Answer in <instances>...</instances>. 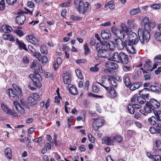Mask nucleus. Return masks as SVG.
Returning a JSON list of instances; mask_svg holds the SVG:
<instances>
[{
	"label": "nucleus",
	"instance_id": "obj_1",
	"mask_svg": "<svg viewBox=\"0 0 161 161\" xmlns=\"http://www.w3.org/2000/svg\"><path fill=\"white\" fill-rule=\"evenodd\" d=\"M149 19L147 17H145L143 19L142 24L144 26V30L139 28L138 31V35L139 40L142 44L148 42L150 38V29L149 26Z\"/></svg>",
	"mask_w": 161,
	"mask_h": 161
},
{
	"label": "nucleus",
	"instance_id": "obj_2",
	"mask_svg": "<svg viewBox=\"0 0 161 161\" xmlns=\"http://www.w3.org/2000/svg\"><path fill=\"white\" fill-rule=\"evenodd\" d=\"M30 78L32 80V81L29 84L28 86L29 89L32 91L35 89V87H41L42 84L41 81L42 78L41 75L37 73L35 74H31L29 75Z\"/></svg>",
	"mask_w": 161,
	"mask_h": 161
},
{
	"label": "nucleus",
	"instance_id": "obj_3",
	"mask_svg": "<svg viewBox=\"0 0 161 161\" xmlns=\"http://www.w3.org/2000/svg\"><path fill=\"white\" fill-rule=\"evenodd\" d=\"M110 59L111 60L125 64H126L128 63V56L123 52H121L119 54L117 52L114 53Z\"/></svg>",
	"mask_w": 161,
	"mask_h": 161
},
{
	"label": "nucleus",
	"instance_id": "obj_4",
	"mask_svg": "<svg viewBox=\"0 0 161 161\" xmlns=\"http://www.w3.org/2000/svg\"><path fill=\"white\" fill-rule=\"evenodd\" d=\"M74 4L80 14H85L89 9L88 2L84 3L83 0H75Z\"/></svg>",
	"mask_w": 161,
	"mask_h": 161
},
{
	"label": "nucleus",
	"instance_id": "obj_5",
	"mask_svg": "<svg viewBox=\"0 0 161 161\" xmlns=\"http://www.w3.org/2000/svg\"><path fill=\"white\" fill-rule=\"evenodd\" d=\"M97 83L105 88L109 97L114 98L117 96V93L112 87L111 86L109 87L107 86H105L100 83L98 82Z\"/></svg>",
	"mask_w": 161,
	"mask_h": 161
},
{
	"label": "nucleus",
	"instance_id": "obj_6",
	"mask_svg": "<svg viewBox=\"0 0 161 161\" xmlns=\"http://www.w3.org/2000/svg\"><path fill=\"white\" fill-rule=\"evenodd\" d=\"M129 40V43L130 44H136L139 41L138 36L134 32H132L131 34H129L128 37Z\"/></svg>",
	"mask_w": 161,
	"mask_h": 161
},
{
	"label": "nucleus",
	"instance_id": "obj_7",
	"mask_svg": "<svg viewBox=\"0 0 161 161\" xmlns=\"http://www.w3.org/2000/svg\"><path fill=\"white\" fill-rule=\"evenodd\" d=\"M104 120L101 118L94 119L92 123L93 129L95 130H97L99 127H101L103 124Z\"/></svg>",
	"mask_w": 161,
	"mask_h": 161
},
{
	"label": "nucleus",
	"instance_id": "obj_8",
	"mask_svg": "<svg viewBox=\"0 0 161 161\" xmlns=\"http://www.w3.org/2000/svg\"><path fill=\"white\" fill-rule=\"evenodd\" d=\"M1 106L2 109L8 114L15 117L18 116V114L17 113L9 108L6 104L4 103H2Z\"/></svg>",
	"mask_w": 161,
	"mask_h": 161
},
{
	"label": "nucleus",
	"instance_id": "obj_9",
	"mask_svg": "<svg viewBox=\"0 0 161 161\" xmlns=\"http://www.w3.org/2000/svg\"><path fill=\"white\" fill-rule=\"evenodd\" d=\"M7 92L9 96L12 100L18 102V100L19 99V97L17 93L13 89H10L7 90Z\"/></svg>",
	"mask_w": 161,
	"mask_h": 161
},
{
	"label": "nucleus",
	"instance_id": "obj_10",
	"mask_svg": "<svg viewBox=\"0 0 161 161\" xmlns=\"http://www.w3.org/2000/svg\"><path fill=\"white\" fill-rule=\"evenodd\" d=\"M7 92L9 96L12 100L18 102V100L19 99V97L17 93L13 89H10L7 90Z\"/></svg>",
	"mask_w": 161,
	"mask_h": 161
},
{
	"label": "nucleus",
	"instance_id": "obj_11",
	"mask_svg": "<svg viewBox=\"0 0 161 161\" xmlns=\"http://www.w3.org/2000/svg\"><path fill=\"white\" fill-rule=\"evenodd\" d=\"M26 19L25 16L23 14H20L16 18V23L19 25H22Z\"/></svg>",
	"mask_w": 161,
	"mask_h": 161
},
{
	"label": "nucleus",
	"instance_id": "obj_12",
	"mask_svg": "<svg viewBox=\"0 0 161 161\" xmlns=\"http://www.w3.org/2000/svg\"><path fill=\"white\" fill-rule=\"evenodd\" d=\"M63 81L64 84H69L71 82V77L69 73L66 72L64 73L62 75Z\"/></svg>",
	"mask_w": 161,
	"mask_h": 161
},
{
	"label": "nucleus",
	"instance_id": "obj_13",
	"mask_svg": "<svg viewBox=\"0 0 161 161\" xmlns=\"http://www.w3.org/2000/svg\"><path fill=\"white\" fill-rule=\"evenodd\" d=\"M154 36L156 40L161 42V24L158 26V28L154 34Z\"/></svg>",
	"mask_w": 161,
	"mask_h": 161
},
{
	"label": "nucleus",
	"instance_id": "obj_14",
	"mask_svg": "<svg viewBox=\"0 0 161 161\" xmlns=\"http://www.w3.org/2000/svg\"><path fill=\"white\" fill-rule=\"evenodd\" d=\"M13 104L15 107L16 109L19 113L21 114H24L25 113L24 109L21 107L18 102L14 101Z\"/></svg>",
	"mask_w": 161,
	"mask_h": 161
},
{
	"label": "nucleus",
	"instance_id": "obj_15",
	"mask_svg": "<svg viewBox=\"0 0 161 161\" xmlns=\"http://www.w3.org/2000/svg\"><path fill=\"white\" fill-rule=\"evenodd\" d=\"M106 66L107 67L112 69H115L118 68V65L116 63L111 61H108L106 63Z\"/></svg>",
	"mask_w": 161,
	"mask_h": 161
},
{
	"label": "nucleus",
	"instance_id": "obj_16",
	"mask_svg": "<svg viewBox=\"0 0 161 161\" xmlns=\"http://www.w3.org/2000/svg\"><path fill=\"white\" fill-rule=\"evenodd\" d=\"M149 103L153 108H157L160 106L159 103L157 100L153 98H152L150 100Z\"/></svg>",
	"mask_w": 161,
	"mask_h": 161
},
{
	"label": "nucleus",
	"instance_id": "obj_17",
	"mask_svg": "<svg viewBox=\"0 0 161 161\" xmlns=\"http://www.w3.org/2000/svg\"><path fill=\"white\" fill-rule=\"evenodd\" d=\"M149 90L147 88H145L139 91V94L142 97L147 98L148 96Z\"/></svg>",
	"mask_w": 161,
	"mask_h": 161
},
{
	"label": "nucleus",
	"instance_id": "obj_18",
	"mask_svg": "<svg viewBox=\"0 0 161 161\" xmlns=\"http://www.w3.org/2000/svg\"><path fill=\"white\" fill-rule=\"evenodd\" d=\"M106 45L105 43V41H103L102 42H100L97 43L96 49L97 51L103 49H106Z\"/></svg>",
	"mask_w": 161,
	"mask_h": 161
},
{
	"label": "nucleus",
	"instance_id": "obj_19",
	"mask_svg": "<svg viewBox=\"0 0 161 161\" xmlns=\"http://www.w3.org/2000/svg\"><path fill=\"white\" fill-rule=\"evenodd\" d=\"M105 43L107 46L106 47L107 50L108 49L110 50L113 51L115 49L114 44L113 42L105 41Z\"/></svg>",
	"mask_w": 161,
	"mask_h": 161
},
{
	"label": "nucleus",
	"instance_id": "obj_20",
	"mask_svg": "<svg viewBox=\"0 0 161 161\" xmlns=\"http://www.w3.org/2000/svg\"><path fill=\"white\" fill-rule=\"evenodd\" d=\"M97 55L99 57L106 58L107 55V51L106 49L97 50Z\"/></svg>",
	"mask_w": 161,
	"mask_h": 161
},
{
	"label": "nucleus",
	"instance_id": "obj_21",
	"mask_svg": "<svg viewBox=\"0 0 161 161\" xmlns=\"http://www.w3.org/2000/svg\"><path fill=\"white\" fill-rule=\"evenodd\" d=\"M114 142V137H107L102 141L103 144H105L107 145H111Z\"/></svg>",
	"mask_w": 161,
	"mask_h": 161
},
{
	"label": "nucleus",
	"instance_id": "obj_22",
	"mask_svg": "<svg viewBox=\"0 0 161 161\" xmlns=\"http://www.w3.org/2000/svg\"><path fill=\"white\" fill-rule=\"evenodd\" d=\"M120 42V43H119L117 47L118 48L119 50L123 49L125 47L126 48L127 45L129 44V42L127 41H125L123 42L121 40Z\"/></svg>",
	"mask_w": 161,
	"mask_h": 161
},
{
	"label": "nucleus",
	"instance_id": "obj_23",
	"mask_svg": "<svg viewBox=\"0 0 161 161\" xmlns=\"http://www.w3.org/2000/svg\"><path fill=\"white\" fill-rule=\"evenodd\" d=\"M69 90L70 93L72 95H75L77 94L78 92L75 86L72 85H69Z\"/></svg>",
	"mask_w": 161,
	"mask_h": 161
},
{
	"label": "nucleus",
	"instance_id": "obj_24",
	"mask_svg": "<svg viewBox=\"0 0 161 161\" xmlns=\"http://www.w3.org/2000/svg\"><path fill=\"white\" fill-rule=\"evenodd\" d=\"M145 110L146 112L148 113H150L152 112L155 111L156 110L150 105L148 102L146 104V106L145 107Z\"/></svg>",
	"mask_w": 161,
	"mask_h": 161
},
{
	"label": "nucleus",
	"instance_id": "obj_25",
	"mask_svg": "<svg viewBox=\"0 0 161 161\" xmlns=\"http://www.w3.org/2000/svg\"><path fill=\"white\" fill-rule=\"evenodd\" d=\"M144 68L147 70L152 71V64L149 59H147L144 65Z\"/></svg>",
	"mask_w": 161,
	"mask_h": 161
},
{
	"label": "nucleus",
	"instance_id": "obj_26",
	"mask_svg": "<svg viewBox=\"0 0 161 161\" xmlns=\"http://www.w3.org/2000/svg\"><path fill=\"white\" fill-rule=\"evenodd\" d=\"M101 36L103 39H108L111 37V33L108 32L107 31H101Z\"/></svg>",
	"mask_w": 161,
	"mask_h": 161
},
{
	"label": "nucleus",
	"instance_id": "obj_27",
	"mask_svg": "<svg viewBox=\"0 0 161 161\" xmlns=\"http://www.w3.org/2000/svg\"><path fill=\"white\" fill-rule=\"evenodd\" d=\"M16 45L20 49H23L26 51H27V49L26 47V45L24 42H21L19 40L17 39L16 40Z\"/></svg>",
	"mask_w": 161,
	"mask_h": 161
},
{
	"label": "nucleus",
	"instance_id": "obj_28",
	"mask_svg": "<svg viewBox=\"0 0 161 161\" xmlns=\"http://www.w3.org/2000/svg\"><path fill=\"white\" fill-rule=\"evenodd\" d=\"M27 39L29 41L31 42L33 44H35L36 46L39 45L38 41L33 36L28 35Z\"/></svg>",
	"mask_w": 161,
	"mask_h": 161
},
{
	"label": "nucleus",
	"instance_id": "obj_29",
	"mask_svg": "<svg viewBox=\"0 0 161 161\" xmlns=\"http://www.w3.org/2000/svg\"><path fill=\"white\" fill-rule=\"evenodd\" d=\"M4 152L8 158L11 159L12 155L11 149L9 147L6 148L4 150Z\"/></svg>",
	"mask_w": 161,
	"mask_h": 161
},
{
	"label": "nucleus",
	"instance_id": "obj_30",
	"mask_svg": "<svg viewBox=\"0 0 161 161\" xmlns=\"http://www.w3.org/2000/svg\"><path fill=\"white\" fill-rule=\"evenodd\" d=\"M114 76H112L108 78V80L109 83L112 85L114 87H117L118 84L115 80L114 79Z\"/></svg>",
	"mask_w": 161,
	"mask_h": 161
},
{
	"label": "nucleus",
	"instance_id": "obj_31",
	"mask_svg": "<svg viewBox=\"0 0 161 161\" xmlns=\"http://www.w3.org/2000/svg\"><path fill=\"white\" fill-rule=\"evenodd\" d=\"M142 85L141 82L135 83L130 86V88L132 91H134L136 89L138 88Z\"/></svg>",
	"mask_w": 161,
	"mask_h": 161
},
{
	"label": "nucleus",
	"instance_id": "obj_32",
	"mask_svg": "<svg viewBox=\"0 0 161 161\" xmlns=\"http://www.w3.org/2000/svg\"><path fill=\"white\" fill-rule=\"evenodd\" d=\"M121 27L124 33H126L127 35L130 34V33L132 31L131 29L129 27L128 28L125 25H122Z\"/></svg>",
	"mask_w": 161,
	"mask_h": 161
},
{
	"label": "nucleus",
	"instance_id": "obj_33",
	"mask_svg": "<svg viewBox=\"0 0 161 161\" xmlns=\"http://www.w3.org/2000/svg\"><path fill=\"white\" fill-rule=\"evenodd\" d=\"M150 90L153 92L158 93L161 91L160 88L158 86L152 85L150 87Z\"/></svg>",
	"mask_w": 161,
	"mask_h": 161
},
{
	"label": "nucleus",
	"instance_id": "obj_34",
	"mask_svg": "<svg viewBox=\"0 0 161 161\" xmlns=\"http://www.w3.org/2000/svg\"><path fill=\"white\" fill-rule=\"evenodd\" d=\"M128 47L127 46L126 49L127 51L130 53L132 54H134L136 53V51L133 46L128 45Z\"/></svg>",
	"mask_w": 161,
	"mask_h": 161
},
{
	"label": "nucleus",
	"instance_id": "obj_35",
	"mask_svg": "<svg viewBox=\"0 0 161 161\" xmlns=\"http://www.w3.org/2000/svg\"><path fill=\"white\" fill-rule=\"evenodd\" d=\"M28 102L31 106H34L37 103V101L31 95L28 98Z\"/></svg>",
	"mask_w": 161,
	"mask_h": 161
},
{
	"label": "nucleus",
	"instance_id": "obj_36",
	"mask_svg": "<svg viewBox=\"0 0 161 161\" xmlns=\"http://www.w3.org/2000/svg\"><path fill=\"white\" fill-rule=\"evenodd\" d=\"M3 38L5 40H8L9 41L13 42L15 41L14 38L13 36L10 35H3Z\"/></svg>",
	"mask_w": 161,
	"mask_h": 161
},
{
	"label": "nucleus",
	"instance_id": "obj_37",
	"mask_svg": "<svg viewBox=\"0 0 161 161\" xmlns=\"http://www.w3.org/2000/svg\"><path fill=\"white\" fill-rule=\"evenodd\" d=\"M154 113L156 117L157 120L161 122V111L156 110L154 111Z\"/></svg>",
	"mask_w": 161,
	"mask_h": 161
},
{
	"label": "nucleus",
	"instance_id": "obj_38",
	"mask_svg": "<svg viewBox=\"0 0 161 161\" xmlns=\"http://www.w3.org/2000/svg\"><path fill=\"white\" fill-rule=\"evenodd\" d=\"M12 86L14 90L17 92L18 94L21 95L22 94V92L21 89L16 84H13Z\"/></svg>",
	"mask_w": 161,
	"mask_h": 161
},
{
	"label": "nucleus",
	"instance_id": "obj_39",
	"mask_svg": "<svg viewBox=\"0 0 161 161\" xmlns=\"http://www.w3.org/2000/svg\"><path fill=\"white\" fill-rule=\"evenodd\" d=\"M117 35V36L120 39H123L125 37V35L124 32H123L122 29L120 30Z\"/></svg>",
	"mask_w": 161,
	"mask_h": 161
},
{
	"label": "nucleus",
	"instance_id": "obj_40",
	"mask_svg": "<svg viewBox=\"0 0 161 161\" xmlns=\"http://www.w3.org/2000/svg\"><path fill=\"white\" fill-rule=\"evenodd\" d=\"M134 22V20L133 19L128 20L127 24L129 26V27L131 29H134L135 26Z\"/></svg>",
	"mask_w": 161,
	"mask_h": 161
},
{
	"label": "nucleus",
	"instance_id": "obj_41",
	"mask_svg": "<svg viewBox=\"0 0 161 161\" xmlns=\"http://www.w3.org/2000/svg\"><path fill=\"white\" fill-rule=\"evenodd\" d=\"M104 74L108 75L109 77H110L111 75L113 73V71L110 69H105L104 70Z\"/></svg>",
	"mask_w": 161,
	"mask_h": 161
},
{
	"label": "nucleus",
	"instance_id": "obj_42",
	"mask_svg": "<svg viewBox=\"0 0 161 161\" xmlns=\"http://www.w3.org/2000/svg\"><path fill=\"white\" fill-rule=\"evenodd\" d=\"M122 138L119 135H116L114 137V142L120 143L122 141Z\"/></svg>",
	"mask_w": 161,
	"mask_h": 161
},
{
	"label": "nucleus",
	"instance_id": "obj_43",
	"mask_svg": "<svg viewBox=\"0 0 161 161\" xmlns=\"http://www.w3.org/2000/svg\"><path fill=\"white\" fill-rule=\"evenodd\" d=\"M141 12L140 9L139 8H136L132 9L130 12V14L131 15H134L139 13Z\"/></svg>",
	"mask_w": 161,
	"mask_h": 161
},
{
	"label": "nucleus",
	"instance_id": "obj_44",
	"mask_svg": "<svg viewBox=\"0 0 161 161\" xmlns=\"http://www.w3.org/2000/svg\"><path fill=\"white\" fill-rule=\"evenodd\" d=\"M128 109L129 113L131 114H134L135 111V109L133 107L132 103H130L128 106Z\"/></svg>",
	"mask_w": 161,
	"mask_h": 161
},
{
	"label": "nucleus",
	"instance_id": "obj_45",
	"mask_svg": "<svg viewBox=\"0 0 161 161\" xmlns=\"http://www.w3.org/2000/svg\"><path fill=\"white\" fill-rule=\"evenodd\" d=\"M148 120L149 123L153 125L156 124V119L154 116H152L151 117L148 119Z\"/></svg>",
	"mask_w": 161,
	"mask_h": 161
},
{
	"label": "nucleus",
	"instance_id": "obj_46",
	"mask_svg": "<svg viewBox=\"0 0 161 161\" xmlns=\"http://www.w3.org/2000/svg\"><path fill=\"white\" fill-rule=\"evenodd\" d=\"M124 83L125 86L127 87H128L129 86H130L131 82L130 81V78L129 77L126 76L125 78Z\"/></svg>",
	"mask_w": 161,
	"mask_h": 161
},
{
	"label": "nucleus",
	"instance_id": "obj_47",
	"mask_svg": "<svg viewBox=\"0 0 161 161\" xmlns=\"http://www.w3.org/2000/svg\"><path fill=\"white\" fill-rule=\"evenodd\" d=\"M40 51L42 53L44 54H46L48 53L47 49L45 46H42L40 48Z\"/></svg>",
	"mask_w": 161,
	"mask_h": 161
},
{
	"label": "nucleus",
	"instance_id": "obj_48",
	"mask_svg": "<svg viewBox=\"0 0 161 161\" xmlns=\"http://www.w3.org/2000/svg\"><path fill=\"white\" fill-rule=\"evenodd\" d=\"M137 101L141 104H144L146 102V100L143 97H138L137 98Z\"/></svg>",
	"mask_w": 161,
	"mask_h": 161
},
{
	"label": "nucleus",
	"instance_id": "obj_49",
	"mask_svg": "<svg viewBox=\"0 0 161 161\" xmlns=\"http://www.w3.org/2000/svg\"><path fill=\"white\" fill-rule=\"evenodd\" d=\"M152 159L154 161H161V155H154Z\"/></svg>",
	"mask_w": 161,
	"mask_h": 161
},
{
	"label": "nucleus",
	"instance_id": "obj_50",
	"mask_svg": "<svg viewBox=\"0 0 161 161\" xmlns=\"http://www.w3.org/2000/svg\"><path fill=\"white\" fill-rule=\"evenodd\" d=\"M156 125L155 129L157 130V133L158 134L160 133L161 131V124L160 123H158Z\"/></svg>",
	"mask_w": 161,
	"mask_h": 161
},
{
	"label": "nucleus",
	"instance_id": "obj_51",
	"mask_svg": "<svg viewBox=\"0 0 161 161\" xmlns=\"http://www.w3.org/2000/svg\"><path fill=\"white\" fill-rule=\"evenodd\" d=\"M84 48L85 50L84 54L86 55L89 54V53L90 50L87 44H85L84 45Z\"/></svg>",
	"mask_w": 161,
	"mask_h": 161
},
{
	"label": "nucleus",
	"instance_id": "obj_52",
	"mask_svg": "<svg viewBox=\"0 0 161 161\" xmlns=\"http://www.w3.org/2000/svg\"><path fill=\"white\" fill-rule=\"evenodd\" d=\"M119 29H118L115 27H112L111 28V31L112 33L116 36H117L118 32H119Z\"/></svg>",
	"mask_w": 161,
	"mask_h": 161
},
{
	"label": "nucleus",
	"instance_id": "obj_53",
	"mask_svg": "<svg viewBox=\"0 0 161 161\" xmlns=\"http://www.w3.org/2000/svg\"><path fill=\"white\" fill-rule=\"evenodd\" d=\"M75 73L77 76V77L80 79H82L83 78L82 75V73L80 70L78 69L77 70H75Z\"/></svg>",
	"mask_w": 161,
	"mask_h": 161
},
{
	"label": "nucleus",
	"instance_id": "obj_54",
	"mask_svg": "<svg viewBox=\"0 0 161 161\" xmlns=\"http://www.w3.org/2000/svg\"><path fill=\"white\" fill-rule=\"evenodd\" d=\"M39 60L41 61L42 63H46L47 61V58L46 56H44L39 58Z\"/></svg>",
	"mask_w": 161,
	"mask_h": 161
},
{
	"label": "nucleus",
	"instance_id": "obj_55",
	"mask_svg": "<svg viewBox=\"0 0 161 161\" xmlns=\"http://www.w3.org/2000/svg\"><path fill=\"white\" fill-rule=\"evenodd\" d=\"M31 95L37 101H39L40 100V97L38 95L37 93H34L32 94H31Z\"/></svg>",
	"mask_w": 161,
	"mask_h": 161
},
{
	"label": "nucleus",
	"instance_id": "obj_56",
	"mask_svg": "<svg viewBox=\"0 0 161 161\" xmlns=\"http://www.w3.org/2000/svg\"><path fill=\"white\" fill-rule=\"evenodd\" d=\"M155 144L158 149L161 150V141L158 140L156 141Z\"/></svg>",
	"mask_w": 161,
	"mask_h": 161
},
{
	"label": "nucleus",
	"instance_id": "obj_57",
	"mask_svg": "<svg viewBox=\"0 0 161 161\" xmlns=\"http://www.w3.org/2000/svg\"><path fill=\"white\" fill-rule=\"evenodd\" d=\"M5 7L4 0H2L0 2V10L2 11Z\"/></svg>",
	"mask_w": 161,
	"mask_h": 161
},
{
	"label": "nucleus",
	"instance_id": "obj_58",
	"mask_svg": "<svg viewBox=\"0 0 161 161\" xmlns=\"http://www.w3.org/2000/svg\"><path fill=\"white\" fill-rule=\"evenodd\" d=\"M155 61L157 63H160L161 62V55L155 56L154 58Z\"/></svg>",
	"mask_w": 161,
	"mask_h": 161
},
{
	"label": "nucleus",
	"instance_id": "obj_59",
	"mask_svg": "<svg viewBox=\"0 0 161 161\" xmlns=\"http://www.w3.org/2000/svg\"><path fill=\"white\" fill-rule=\"evenodd\" d=\"M17 0H6V3L10 5H13L17 2Z\"/></svg>",
	"mask_w": 161,
	"mask_h": 161
},
{
	"label": "nucleus",
	"instance_id": "obj_60",
	"mask_svg": "<svg viewBox=\"0 0 161 161\" xmlns=\"http://www.w3.org/2000/svg\"><path fill=\"white\" fill-rule=\"evenodd\" d=\"M88 137L90 141L92 143H94L95 142V139L91 134H88Z\"/></svg>",
	"mask_w": 161,
	"mask_h": 161
},
{
	"label": "nucleus",
	"instance_id": "obj_61",
	"mask_svg": "<svg viewBox=\"0 0 161 161\" xmlns=\"http://www.w3.org/2000/svg\"><path fill=\"white\" fill-rule=\"evenodd\" d=\"M114 41L113 42L114 43V44H115L117 45V47L119 43H120V42H121V39L119 38H114Z\"/></svg>",
	"mask_w": 161,
	"mask_h": 161
},
{
	"label": "nucleus",
	"instance_id": "obj_62",
	"mask_svg": "<svg viewBox=\"0 0 161 161\" xmlns=\"http://www.w3.org/2000/svg\"><path fill=\"white\" fill-rule=\"evenodd\" d=\"M141 116V114L139 112H136L134 115V117L136 119H138L142 118Z\"/></svg>",
	"mask_w": 161,
	"mask_h": 161
},
{
	"label": "nucleus",
	"instance_id": "obj_63",
	"mask_svg": "<svg viewBox=\"0 0 161 161\" xmlns=\"http://www.w3.org/2000/svg\"><path fill=\"white\" fill-rule=\"evenodd\" d=\"M151 7L154 9H159L160 8V4H154L151 5Z\"/></svg>",
	"mask_w": 161,
	"mask_h": 161
},
{
	"label": "nucleus",
	"instance_id": "obj_64",
	"mask_svg": "<svg viewBox=\"0 0 161 161\" xmlns=\"http://www.w3.org/2000/svg\"><path fill=\"white\" fill-rule=\"evenodd\" d=\"M27 5L29 8H33L35 7V4L34 3L31 1L28 2L27 3Z\"/></svg>",
	"mask_w": 161,
	"mask_h": 161
}]
</instances>
